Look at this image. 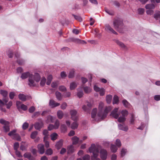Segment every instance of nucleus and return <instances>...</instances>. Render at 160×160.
Wrapping results in <instances>:
<instances>
[{
  "instance_id": "obj_1",
  "label": "nucleus",
  "mask_w": 160,
  "mask_h": 160,
  "mask_svg": "<svg viewBox=\"0 0 160 160\" xmlns=\"http://www.w3.org/2000/svg\"><path fill=\"white\" fill-rule=\"evenodd\" d=\"M104 107L103 103L102 102H100L98 106V112L97 115H96L97 109L96 108H94L92 110V118H95L96 117H98L99 119H103L105 118L106 117L108 112L111 110L112 108L109 106L106 107L104 109Z\"/></svg>"
},
{
  "instance_id": "obj_2",
  "label": "nucleus",
  "mask_w": 160,
  "mask_h": 160,
  "mask_svg": "<svg viewBox=\"0 0 160 160\" xmlns=\"http://www.w3.org/2000/svg\"><path fill=\"white\" fill-rule=\"evenodd\" d=\"M28 77V84L31 87L36 86L40 79V76L38 73H36L33 75L28 72L22 73L21 76V78L23 79H26Z\"/></svg>"
},
{
  "instance_id": "obj_3",
  "label": "nucleus",
  "mask_w": 160,
  "mask_h": 160,
  "mask_svg": "<svg viewBox=\"0 0 160 160\" xmlns=\"http://www.w3.org/2000/svg\"><path fill=\"white\" fill-rule=\"evenodd\" d=\"M113 26L114 28L120 32H122L125 29L122 21L119 18L114 19L113 22Z\"/></svg>"
},
{
  "instance_id": "obj_4",
  "label": "nucleus",
  "mask_w": 160,
  "mask_h": 160,
  "mask_svg": "<svg viewBox=\"0 0 160 160\" xmlns=\"http://www.w3.org/2000/svg\"><path fill=\"white\" fill-rule=\"evenodd\" d=\"M99 146L96 145L94 144H92L88 148V150L90 152L92 153V156H94V155H99Z\"/></svg>"
},
{
  "instance_id": "obj_5",
  "label": "nucleus",
  "mask_w": 160,
  "mask_h": 160,
  "mask_svg": "<svg viewBox=\"0 0 160 160\" xmlns=\"http://www.w3.org/2000/svg\"><path fill=\"white\" fill-rule=\"evenodd\" d=\"M72 119L74 121H77L78 119L77 112L75 110H71L70 112Z\"/></svg>"
},
{
  "instance_id": "obj_6",
  "label": "nucleus",
  "mask_w": 160,
  "mask_h": 160,
  "mask_svg": "<svg viewBox=\"0 0 160 160\" xmlns=\"http://www.w3.org/2000/svg\"><path fill=\"white\" fill-rule=\"evenodd\" d=\"M100 157L102 160H106L107 157L108 152L103 149H101L99 152Z\"/></svg>"
},
{
  "instance_id": "obj_7",
  "label": "nucleus",
  "mask_w": 160,
  "mask_h": 160,
  "mask_svg": "<svg viewBox=\"0 0 160 160\" xmlns=\"http://www.w3.org/2000/svg\"><path fill=\"white\" fill-rule=\"evenodd\" d=\"M118 108H115L111 112L110 115L115 119H118L119 115H120V112L119 113H118Z\"/></svg>"
},
{
  "instance_id": "obj_8",
  "label": "nucleus",
  "mask_w": 160,
  "mask_h": 160,
  "mask_svg": "<svg viewBox=\"0 0 160 160\" xmlns=\"http://www.w3.org/2000/svg\"><path fill=\"white\" fill-rule=\"evenodd\" d=\"M105 29L106 31L115 34H117V32L108 24L105 25Z\"/></svg>"
},
{
  "instance_id": "obj_9",
  "label": "nucleus",
  "mask_w": 160,
  "mask_h": 160,
  "mask_svg": "<svg viewBox=\"0 0 160 160\" xmlns=\"http://www.w3.org/2000/svg\"><path fill=\"white\" fill-rule=\"evenodd\" d=\"M72 144L73 145H76L78 143H82V141L79 140V138L76 136H74L72 138Z\"/></svg>"
},
{
  "instance_id": "obj_10",
  "label": "nucleus",
  "mask_w": 160,
  "mask_h": 160,
  "mask_svg": "<svg viewBox=\"0 0 160 160\" xmlns=\"http://www.w3.org/2000/svg\"><path fill=\"white\" fill-rule=\"evenodd\" d=\"M49 105L52 108H54L60 105V103L56 102L54 100L51 99L49 102Z\"/></svg>"
},
{
  "instance_id": "obj_11",
  "label": "nucleus",
  "mask_w": 160,
  "mask_h": 160,
  "mask_svg": "<svg viewBox=\"0 0 160 160\" xmlns=\"http://www.w3.org/2000/svg\"><path fill=\"white\" fill-rule=\"evenodd\" d=\"M24 157L28 159L29 160H34L35 158L32 156L31 153L27 152L23 155Z\"/></svg>"
},
{
  "instance_id": "obj_12",
  "label": "nucleus",
  "mask_w": 160,
  "mask_h": 160,
  "mask_svg": "<svg viewBox=\"0 0 160 160\" xmlns=\"http://www.w3.org/2000/svg\"><path fill=\"white\" fill-rule=\"evenodd\" d=\"M38 151L41 154H43L45 151L44 148V146L43 145L40 144L38 145Z\"/></svg>"
},
{
  "instance_id": "obj_13",
  "label": "nucleus",
  "mask_w": 160,
  "mask_h": 160,
  "mask_svg": "<svg viewBox=\"0 0 160 160\" xmlns=\"http://www.w3.org/2000/svg\"><path fill=\"white\" fill-rule=\"evenodd\" d=\"M28 97V96L25 95L23 94L20 93L18 95L19 98L22 101H25L26 100Z\"/></svg>"
},
{
  "instance_id": "obj_14",
  "label": "nucleus",
  "mask_w": 160,
  "mask_h": 160,
  "mask_svg": "<svg viewBox=\"0 0 160 160\" xmlns=\"http://www.w3.org/2000/svg\"><path fill=\"white\" fill-rule=\"evenodd\" d=\"M43 126V123L41 121L37 122L34 125L35 128L37 130L40 129Z\"/></svg>"
},
{
  "instance_id": "obj_15",
  "label": "nucleus",
  "mask_w": 160,
  "mask_h": 160,
  "mask_svg": "<svg viewBox=\"0 0 160 160\" xmlns=\"http://www.w3.org/2000/svg\"><path fill=\"white\" fill-rule=\"evenodd\" d=\"M118 128L119 129L125 131H127L128 130V128L127 126L125 125H122L121 124H118Z\"/></svg>"
},
{
  "instance_id": "obj_16",
  "label": "nucleus",
  "mask_w": 160,
  "mask_h": 160,
  "mask_svg": "<svg viewBox=\"0 0 160 160\" xmlns=\"http://www.w3.org/2000/svg\"><path fill=\"white\" fill-rule=\"evenodd\" d=\"M115 42L117 43L119 46L121 48L124 49H127V47L122 42H120L118 40H115Z\"/></svg>"
},
{
  "instance_id": "obj_17",
  "label": "nucleus",
  "mask_w": 160,
  "mask_h": 160,
  "mask_svg": "<svg viewBox=\"0 0 160 160\" xmlns=\"http://www.w3.org/2000/svg\"><path fill=\"white\" fill-rule=\"evenodd\" d=\"M67 153L68 154L72 153L74 151V147L73 145H71L67 147Z\"/></svg>"
},
{
  "instance_id": "obj_18",
  "label": "nucleus",
  "mask_w": 160,
  "mask_h": 160,
  "mask_svg": "<svg viewBox=\"0 0 160 160\" xmlns=\"http://www.w3.org/2000/svg\"><path fill=\"white\" fill-rule=\"evenodd\" d=\"M8 101V99L6 98L3 99V101L0 99V107L1 108L7 103Z\"/></svg>"
},
{
  "instance_id": "obj_19",
  "label": "nucleus",
  "mask_w": 160,
  "mask_h": 160,
  "mask_svg": "<svg viewBox=\"0 0 160 160\" xmlns=\"http://www.w3.org/2000/svg\"><path fill=\"white\" fill-rule=\"evenodd\" d=\"M78 124L77 122V121H74L72 123L70 126V128L72 129H75L77 128Z\"/></svg>"
},
{
  "instance_id": "obj_20",
  "label": "nucleus",
  "mask_w": 160,
  "mask_h": 160,
  "mask_svg": "<svg viewBox=\"0 0 160 160\" xmlns=\"http://www.w3.org/2000/svg\"><path fill=\"white\" fill-rule=\"evenodd\" d=\"M83 90L84 92L86 93H89L92 91V89L88 86L84 87Z\"/></svg>"
},
{
  "instance_id": "obj_21",
  "label": "nucleus",
  "mask_w": 160,
  "mask_h": 160,
  "mask_svg": "<svg viewBox=\"0 0 160 160\" xmlns=\"http://www.w3.org/2000/svg\"><path fill=\"white\" fill-rule=\"evenodd\" d=\"M55 95L56 98L58 100L60 101L62 100V96L60 92L58 91H56L55 92Z\"/></svg>"
},
{
  "instance_id": "obj_22",
  "label": "nucleus",
  "mask_w": 160,
  "mask_h": 160,
  "mask_svg": "<svg viewBox=\"0 0 160 160\" xmlns=\"http://www.w3.org/2000/svg\"><path fill=\"white\" fill-rule=\"evenodd\" d=\"M52 79V76L51 75H49L48 76L47 78V81L46 82V84L48 85H50Z\"/></svg>"
},
{
  "instance_id": "obj_23",
  "label": "nucleus",
  "mask_w": 160,
  "mask_h": 160,
  "mask_svg": "<svg viewBox=\"0 0 160 160\" xmlns=\"http://www.w3.org/2000/svg\"><path fill=\"white\" fill-rule=\"evenodd\" d=\"M77 84L75 82H71L70 84V88L71 90L74 89L77 86Z\"/></svg>"
},
{
  "instance_id": "obj_24",
  "label": "nucleus",
  "mask_w": 160,
  "mask_h": 160,
  "mask_svg": "<svg viewBox=\"0 0 160 160\" xmlns=\"http://www.w3.org/2000/svg\"><path fill=\"white\" fill-rule=\"evenodd\" d=\"M80 89L79 88L77 89V96L79 98H80L83 96V93L82 89L79 90Z\"/></svg>"
},
{
  "instance_id": "obj_25",
  "label": "nucleus",
  "mask_w": 160,
  "mask_h": 160,
  "mask_svg": "<svg viewBox=\"0 0 160 160\" xmlns=\"http://www.w3.org/2000/svg\"><path fill=\"white\" fill-rule=\"evenodd\" d=\"M110 149L112 152H115L118 150V148L114 145L112 144L111 146Z\"/></svg>"
},
{
  "instance_id": "obj_26",
  "label": "nucleus",
  "mask_w": 160,
  "mask_h": 160,
  "mask_svg": "<svg viewBox=\"0 0 160 160\" xmlns=\"http://www.w3.org/2000/svg\"><path fill=\"white\" fill-rule=\"evenodd\" d=\"M127 152V149L124 148H122L121 149L120 154L121 157H123L125 155L126 153Z\"/></svg>"
},
{
  "instance_id": "obj_27",
  "label": "nucleus",
  "mask_w": 160,
  "mask_h": 160,
  "mask_svg": "<svg viewBox=\"0 0 160 160\" xmlns=\"http://www.w3.org/2000/svg\"><path fill=\"white\" fill-rule=\"evenodd\" d=\"M57 115L59 119H61L63 117V113L62 111L59 110L57 112Z\"/></svg>"
},
{
  "instance_id": "obj_28",
  "label": "nucleus",
  "mask_w": 160,
  "mask_h": 160,
  "mask_svg": "<svg viewBox=\"0 0 160 160\" xmlns=\"http://www.w3.org/2000/svg\"><path fill=\"white\" fill-rule=\"evenodd\" d=\"M46 78L44 77H42L41 79L40 82V84L41 86L43 87L44 86L45 83H46Z\"/></svg>"
},
{
  "instance_id": "obj_29",
  "label": "nucleus",
  "mask_w": 160,
  "mask_h": 160,
  "mask_svg": "<svg viewBox=\"0 0 160 160\" xmlns=\"http://www.w3.org/2000/svg\"><path fill=\"white\" fill-rule=\"evenodd\" d=\"M75 71V70L74 69H72L71 70L68 76V77L69 78H72L73 77Z\"/></svg>"
},
{
  "instance_id": "obj_30",
  "label": "nucleus",
  "mask_w": 160,
  "mask_h": 160,
  "mask_svg": "<svg viewBox=\"0 0 160 160\" xmlns=\"http://www.w3.org/2000/svg\"><path fill=\"white\" fill-rule=\"evenodd\" d=\"M154 18L156 20L160 19V11H157L155 12L154 14Z\"/></svg>"
},
{
  "instance_id": "obj_31",
  "label": "nucleus",
  "mask_w": 160,
  "mask_h": 160,
  "mask_svg": "<svg viewBox=\"0 0 160 160\" xmlns=\"http://www.w3.org/2000/svg\"><path fill=\"white\" fill-rule=\"evenodd\" d=\"M0 123L4 126L9 125V122L8 121H6L3 119H0Z\"/></svg>"
},
{
  "instance_id": "obj_32",
  "label": "nucleus",
  "mask_w": 160,
  "mask_h": 160,
  "mask_svg": "<svg viewBox=\"0 0 160 160\" xmlns=\"http://www.w3.org/2000/svg\"><path fill=\"white\" fill-rule=\"evenodd\" d=\"M60 128L62 132H65L67 130V127L65 124L61 125Z\"/></svg>"
},
{
  "instance_id": "obj_33",
  "label": "nucleus",
  "mask_w": 160,
  "mask_h": 160,
  "mask_svg": "<svg viewBox=\"0 0 160 160\" xmlns=\"http://www.w3.org/2000/svg\"><path fill=\"white\" fill-rule=\"evenodd\" d=\"M155 8V6L154 4H147L145 6V8L146 9H154Z\"/></svg>"
},
{
  "instance_id": "obj_34",
  "label": "nucleus",
  "mask_w": 160,
  "mask_h": 160,
  "mask_svg": "<svg viewBox=\"0 0 160 160\" xmlns=\"http://www.w3.org/2000/svg\"><path fill=\"white\" fill-rule=\"evenodd\" d=\"M59 84V82L58 81H54L51 84V87L52 88H57Z\"/></svg>"
},
{
  "instance_id": "obj_35",
  "label": "nucleus",
  "mask_w": 160,
  "mask_h": 160,
  "mask_svg": "<svg viewBox=\"0 0 160 160\" xmlns=\"http://www.w3.org/2000/svg\"><path fill=\"white\" fill-rule=\"evenodd\" d=\"M122 103L124 106L128 108L130 106V104L125 99L123 100Z\"/></svg>"
},
{
  "instance_id": "obj_36",
  "label": "nucleus",
  "mask_w": 160,
  "mask_h": 160,
  "mask_svg": "<svg viewBox=\"0 0 160 160\" xmlns=\"http://www.w3.org/2000/svg\"><path fill=\"white\" fill-rule=\"evenodd\" d=\"M0 93L4 97H6L8 95V92L5 90H2L0 91Z\"/></svg>"
},
{
  "instance_id": "obj_37",
  "label": "nucleus",
  "mask_w": 160,
  "mask_h": 160,
  "mask_svg": "<svg viewBox=\"0 0 160 160\" xmlns=\"http://www.w3.org/2000/svg\"><path fill=\"white\" fill-rule=\"evenodd\" d=\"M118 97L116 95H114L113 100V104L118 103Z\"/></svg>"
},
{
  "instance_id": "obj_38",
  "label": "nucleus",
  "mask_w": 160,
  "mask_h": 160,
  "mask_svg": "<svg viewBox=\"0 0 160 160\" xmlns=\"http://www.w3.org/2000/svg\"><path fill=\"white\" fill-rule=\"evenodd\" d=\"M125 120V118L122 116H120L119 117H118V121L119 122H124Z\"/></svg>"
},
{
  "instance_id": "obj_39",
  "label": "nucleus",
  "mask_w": 160,
  "mask_h": 160,
  "mask_svg": "<svg viewBox=\"0 0 160 160\" xmlns=\"http://www.w3.org/2000/svg\"><path fill=\"white\" fill-rule=\"evenodd\" d=\"M112 97L111 95H108L107 96L106 98V99L107 102L108 103H109L111 102L112 99Z\"/></svg>"
},
{
  "instance_id": "obj_40",
  "label": "nucleus",
  "mask_w": 160,
  "mask_h": 160,
  "mask_svg": "<svg viewBox=\"0 0 160 160\" xmlns=\"http://www.w3.org/2000/svg\"><path fill=\"white\" fill-rule=\"evenodd\" d=\"M58 134L55 133H53L51 135V139L52 140H54L57 138Z\"/></svg>"
},
{
  "instance_id": "obj_41",
  "label": "nucleus",
  "mask_w": 160,
  "mask_h": 160,
  "mask_svg": "<svg viewBox=\"0 0 160 160\" xmlns=\"http://www.w3.org/2000/svg\"><path fill=\"white\" fill-rule=\"evenodd\" d=\"M48 132L47 130H43V133L44 135H45L44 137V141H45V140L48 137Z\"/></svg>"
},
{
  "instance_id": "obj_42",
  "label": "nucleus",
  "mask_w": 160,
  "mask_h": 160,
  "mask_svg": "<svg viewBox=\"0 0 160 160\" xmlns=\"http://www.w3.org/2000/svg\"><path fill=\"white\" fill-rule=\"evenodd\" d=\"M62 145V140L60 141L56 144V147L58 149H59Z\"/></svg>"
},
{
  "instance_id": "obj_43",
  "label": "nucleus",
  "mask_w": 160,
  "mask_h": 160,
  "mask_svg": "<svg viewBox=\"0 0 160 160\" xmlns=\"http://www.w3.org/2000/svg\"><path fill=\"white\" fill-rule=\"evenodd\" d=\"M122 115L125 117L127 116L128 114V112L126 110H123L121 112Z\"/></svg>"
},
{
  "instance_id": "obj_44",
  "label": "nucleus",
  "mask_w": 160,
  "mask_h": 160,
  "mask_svg": "<svg viewBox=\"0 0 160 160\" xmlns=\"http://www.w3.org/2000/svg\"><path fill=\"white\" fill-rule=\"evenodd\" d=\"M135 120L134 116L133 114H132L131 117L130 118V122L131 124H134Z\"/></svg>"
},
{
  "instance_id": "obj_45",
  "label": "nucleus",
  "mask_w": 160,
  "mask_h": 160,
  "mask_svg": "<svg viewBox=\"0 0 160 160\" xmlns=\"http://www.w3.org/2000/svg\"><path fill=\"white\" fill-rule=\"evenodd\" d=\"M38 134V132L37 131H34L32 132L31 134V137L32 139L35 138Z\"/></svg>"
},
{
  "instance_id": "obj_46",
  "label": "nucleus",
  "mask_w": 160,
  "mask_h": 160,
  "mask_svg": "<svg viewBox=\"0 0 160 160\" xmlns=\"http://www.w3.org/2000/svg\"><path fill=\"white\" fill-rule=\"evenodd\" d=\"M90 156L88 154H86L82 157V160H89Z\"/></svg>"
},
{
  "instance_id": "obj_47",
  "label": "nucleus",
  "mask_w": 160,
  "mask_h": 160,
  "mask_svg": "<svg viewBox=\"0 0 160 160\" xmlns=\"http://www.w3.org/2000/svg\"><path fill=\"white\" fill-rule=\"evenodd\" d=\"M59 90L61 92H65L66 90V88L64 86H60L59 87Z\"/></svg>"
},
{
  "instance_id": "obj_48",
  "label": "nucleus",
  "mask_w": 160,
  "mask_h": 160,
  "mask_svg": "<svg viewBox=\"0 0 160 160\" xmlns=\"http://www.w3.org/2000/svg\"><path fill=\"white\" fill-rule=\"evenodd\" d=\"M59 122L58 120H57L55 123V125H54V127H55V129H57L58 128L59 126Z\"/></svg>"
},
{
  "instance_id": "obj_49",
  "label": "nucleus",
  "mask_w": 160,
  "mask_h": 160,
  "mask_svg": "<svg viewBox=\"0 0 160 160\" xmlns=\"http://www.w3.org/2000/svg\"><path fill=\"white\" fill-rule=\"evenodd\" d=\"M105 12L108 14L111 15H114V12L112 11H110L107 8H105Z\"/></svg>"
},
{
  "instance_id": "obj_50",
  "label": "nucleus",
  "mask_w": 160,
  "mask_h": 160,
  "mask_svg": "<svg viewBox=\"0 0 160 160\" xmlns=\"http://www.w3.org/2000/svg\"><path fill=\"white\" fill-rule=\"evenodd\" d=\"M115 144H116L117 147H120L121 146V143L120 140L118 139H117L115 142Z\"/></svg>"
},
{
  "instance_id": "obj_51",
  "label": "nucleus",
  "mask_w": 160,
  "mask_h": 160,
  "mask_svg": "<svg viewBox=\"0 0 160 160\" xmlns=\"http://www.w3.org/2000/svg\"><path fill=\"white\" fill-rule=\"evenodd\" d=\"M3 128L4 131L6 132H7L9 131L10 128L9 125L4 126L3 127Z\"/></svg>"
},
{
  "instance_id": "obj_52",
  "label": "nucleus",
  "mask_w": 160,
  "mask_h": 160,
  "mask_svg": "<svg viewBox=\"0 0 160 160\" xmlns=\"http://www.w3.org/2000/svg\"><path fill=\"white\" fill-rule=\"evenodd\" d=\"M67 107V104L65 102H63L61 105V108L62 109H65Z\"/></svg>"
},
{
  "instance_id": "obj_53",
  "label": "nucleus",
  "mask_w": 160,
  "mask_h": 160,
  "mask_svg": "<svg viewBox=\"0 0 160 160\" xmlns=\"http://www.w3.org/2000/svg\"><path fill=\"white\" fill-rule=\"evenodd\" d=\"M98 155H94V156H91V158L92 160H101L99 158H98Z\"/></svg>"
},
{
  "instance_id": "obj_54",
  "label": "nucleus",
  "mask_w": 160,
  "mask_h": 160,
  "mask_svg": "<svg viewBox=\"0 0 160 160\" xmlns=\"http://www.w3.org/2000/svg\"><path fill=\"white\" fill-rule=\"evenodd\" d=\"M16 130H13L9 132L8 134L9 136H12L13 135L15 136V135L16 134Z\"/></svg>"
},
{
  "instance_id": "obj_55",
  "label": "nucleus",
  "mask_w": 160,
  "mask_h": 160,
  "mask_svg": "<svg viewBox=\"0 0 160 160\" xmlns=\"http://www.w3.org/2000/svg\"><path fill=\"white\" fill-rule=\"evenodd\" d=\"M52 153V151L51 148L47 149L46 152V154L48 155H51Z\"/></svg>"
},
{
  "instance_id": "obj_56",
  "label": "nucleus",
  "mask_w": 160,
  "mask_h": 160,
  "mask_svg": "<svg viewBox=\"0 0 160 160\" xmlns=\"http://www.w3.org/2000/svg\"><path fill=\"white\" fill-rule=\"evenodd\" d=\"M20 107L21 109L24 111L27 110L28 109L27 106L24 104H21Z\"/></svg>"
},
{
  "instance_id": "obj_57",
  "label": "nucleus",
  "mask_w": 160,
  "mask_h": 160,
  "mask_svg": "<svg viewBox=\"0 0 160 160\" xmlns=\"http://www.w3.org/2000/svg\"><path fill=\"white\" fill-rule=\"evenodd\" d=\"M55 118L52 116H49L48 118V120H50L52 122H53L54 120H55Z\"/></svg>"
},
{
  "instance_id": "obj_58",
  "label": "nucleus",
  "mask_w": 160,
  "mask_h": 160,
  "mask_svg": "<svg viewBox=\"0 0 160 160\" xmlns=\"http://www.w3.org/2000/svg\"><path fill=\"white\" fill-rule=\"evenodd\" d=\"M75 42L80 43H81L83 44L86 43V42L85 41H81L80 39L78 38H76L75 39Z\"/></svg>"
},
{
  "instance_id": "obj_59",
  "label": "nucleus",
  "mask_w": 160,
  "mask_h": 160,
  "mask_svg": "<svg viewBox=\"0 0 160 160\" xmlns=\"http://www.w3.org/2000/svg\"><path fill=\"white\" fill-rule=\"evenodd\" d=\"M94 90L96 92H99L102 88L98 87L96 85H95L93 87Z\"/></svg>"
},
{
  "instance_id": "obj_60",
  "label": "nucleus",
  "mask_w": 160,
  "mask_h": 160,
  "mask_svg": "<svg viewBox=\"0 0 160 160\" xmlns=\"http://www.w3.org/2000/svg\"><path fill=\"white\" fill-rule=\"evenodd\" d=\"M15 153L16 155L18 157L22 158V157L20 152L18 150H15Z\"/></svg>"
},
{
  "instance_id": "obj_61",
  "label": "nucleus",
  "mask_w": 160,
  "mask_h": 160,
  "mask_svg": "<svg viewBox=\"0 0 160 160\" xmlns=\"http://www.w3.org/2000/svg\"><path fill=\"white\" fill-rule=\"evenodd\" d=\"M28 126V124L27 122H25L22 125V128L23 129H26Z\"/></svg>"
},
{
  "instance_id": "obj_62",
  "label": "nucleus",
  "mask_w": 160,
  "mask_h": 160,
  "mask_svg": "<svg viewBox=\"0 0 160 160\" xmlns=\"http://www.w3.org/2000/svg\"><path fill=\"white\" fill-rule=\"evenodd\" d=\"M7 54L9 58H12L13 57V54L11 51H9L7 52Z\"/></svg>"
},
{
  "instance_id": "obj_63",
  "label": "nucleus",
  "mask_w": 160,
  "mask_h": 160,
  "mask_svg": "<svg viewBox=\"0 0 160 160\" xmlns=\"http://www.w3.org/2000/svg\"><path fill=\"white\" fill-rule=\"evenodd\" d=\"M35 110V108L33 106H32L28 109L30 113H32Z\"/></svg>"
},
{
  "instance_id": "obj_64",
  "label": "nucleus",
  "mask_w": 160,
  "mask_h": 160,
  "mask_svg": "<svg viewBox=\"0 0 160 160\" xmlns=\"http://www.w3.org/2000/svg\"><path fill=\"white\" fill-rule=\"evenodd\" d=\"M154 99L155 100L158 101L160 100V95H156L154 97Z\"/></svg>"
}]
</instances>
